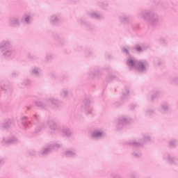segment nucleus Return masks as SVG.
Returning a JSON list of instances; mask_svg holds the SVG:
<instances>
[{
  "mask_svg": "<svg viewBox=\"0 0 178 178\" xmlns=\"http://www.w3.org/2000/svg\"><path fill=\"white\" fill-rule=\"evenodd\" d=\"M95 136H101V134H97V135H95Z\"/></svg>",
  "mask_w": 178,
  "mask_h": 178,
  "instance_id": "nucleus-1",
  "label": "nucleus"
}]
</instances>
